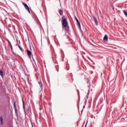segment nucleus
<instances>
[{
	"label": "nucleus",
	"instance_id": "obj_1",
	"mask_svg": "<svg viewBox=\"0 0 127 127\" xmlns=\"http://www.w3.org/2000/svg\"><path fill=\"white\" fill-rule=\"evenodd\" d=\"M63 25L64 27H66L67 26V20L65 18L62 17Z\"/></svg>",
	"mask_w": 127,
	"mask_h": 127
},
{
	"label": "nucleus",
	"instance_id": "obj_2",
	"mask_svg": "<svg viewBox=\"0 0 127 127\" xmlns=\"http://www.w3.org/2000/svg\"><path fill=\"white\" fill-rule=\"evenodd\" d=\"M23 5H24L25 9L28 11L29 13H30V10H29V7H28V5H27L26 3L24 2H22Z\"/></svg>",
	"mask_w": 127,
	"mask_h": 127
},
{
	"label": "nucleus",
	"instance_id": "obj_3",
	"mask_svg": "<svg viewBox=\"0 0 127 127\" xmlns=\"http://www.w3.org/2000/svg\"><path fill=\"white\" fill-rule=\"evenodd\" d=\"M27 54L28 56H29V58H31V56H32V53H31L30 52V51L27 50Z\"/></svg>",
	"mask_w": 127,
	"mask_h": 127
},
{
	"label": "nucleus",
	"instance_id": "obj_4",
	"mask_svg": "<svg viewBox=\"0 0 127 127\" xmlns=\"http://www.w3.org/2000/svg\"><path fill=\"white\" fill-rule=\"evenodd\" d=\"M93 18L94 19V21L95 24L96 25H98V19H97V18L96 17H95V16H93Z\"/></svg>",
	"mask_w": 127,
	"mask_h": 127
},
{
	"label": "nucleus",
	"instance_id": "obj_5",
	"mask_svg": "<svg viewBox=\"0 0 127 127\" xmlns=\"http://www.w3.org/2000/svg\"><path fill=\"white\" fill-rule=\"evenodd\" d=\"M103 40L104 41H108V35H105L103 38Z\"/></svg>",
	"mask_w": 127,
	"mask_h": 127
},
{
	"label": "nucleus",
	"instance_id": "obj_6",
	"mask_svg": "<svg viewBox=\"0 0 127 127\" xmlns=\"http://www.w3.org/2000/svg\"><path fill=\"white\" fill-rule=\"evenodd\" d=\"M77 22V25L78 26L79 28L81 29V24L80 23V21H78Z\"/></svg>",
	"mask_w": 127,
	"mask_h": 127
},
{
	"label": "nucleus",
	"instance_id": "obj_7",
	"mask_svg": "<svg viewBox=\"0 0 127 127\" xmlns=\"http://www.w3.org/2000/svg\"><path fill=\"white\" fill-rule=\"evenodd\" d=\"M0 76H1L2 78L3 77V72L1 69H0Z\"/></svg>",
	"mask_w": 127,
	"mask_h": 127
},
{
	"label": "nucleus",
	"instance_id": "obj_8",
	"mask_svg": "<svg viewBox=\"0 0 127 127\" xmlns=\"http://www.w3.org/2000/svg\"><path fill=\"white\" fill-rule=\"evenodd\" d=\"M38 84L40 85V87L41 88L42 90L43 89L42 87V82H41V80H40L39 81H38Z\"/></svg>",
	"mask_w": 127,
	"mask_h": 127
},
{
	"label": "nucleus",
	"instance_id": "obj_9",
	"mask_svg": "<svg viewBox=\"0 0 127 127\" xmlns=\"http://www.w3.org/2000/svg\"><path fill=\"white\" fill-rule=\"evenodd\" d=\"M0 121L1 122V126H2V125H3V119L2 118V117H0Z\"/></svg>",
	"mask_w": 127,
	"mask_h": 127
},
{
	"label": "nucleus",
	"instance_id": "obj_10",
	"mask_svg": "<svg viewBox=\"0 0 127 127\" xmlns=\"http://www.w3.org/2000/svg\"><path fill=\"white\" fill-rule=\"evenodd\" d=\"M59 12L60 15H63V10L60 9L59 10Z\"/></svg>",
	"mask_w": 127,
	"mask_h": 127
},
{
	"label": "nucleus",
	"instance_id": "obj_11",
	"mask_svg": "<svg viewBox=\"0 0 127 127\" xmlns=\"http://www.w3.org/2000/svg\"><path fill=\"white\" fill-rule=\"evenodd\" d=\"M65 28L66 32H69V26H66V27H65Z\"/></svg>",
	"mask_w": 127,
	"mask_h": 127
},
{
	"label": "nucleus",
	"instance_id": "obj_12",
	"mask_svg": "<svg viewBox=\"0 0 127 127\" xmlns=\"http://www.w3.org/2000/svg\"><path fill=\"white\" fill-rule=\"evenodd\" d=\"M8 43L10 46L11 51H12V45H11V43H10L9 41H8Z\"/></svg>",
	"mask_w": 127,
	"mask_h": 127
},
{
	"label": "nucleus",
	"instance_id": "obj_13",
	"mask_svg": "<svg viewBox=\"0 0 127 127\" xmlns=\"http://www.w3.org/2000/svg\"><path fill=\"white\" fill-rule=\"evenodd\" d=\"M14 110H15V113H16V107L15 106V102H14Z\"/></svg>",
	"mask_w": 127,
	"mask_h": 127
},
{
	"label": "nucleus",
	"instance_id": "obj_14",
	"mask_svg": "<svg viewBox=\"0 0 127 127\" xmlns=\"http://www.w3.org/2000/svg\"><path fill=\"white\" fill-rule=\"evenodd\" d=\"M123 12H124V14L126 15V16L127 17V11L126 10H124Z\"/></svg>",
	"mask_w": 127,
	"mask_h": 127
},
{
	"label": "nucleus",
	"instance_id": "obj_15",
	"mask_svg": "<svg viewBox=\"0 0 127 127\" xmlns=\"http://www.w3.org/2000/svg\"><path fill=\"white\" fill-rule=\"evenodd\" d=\"M18 48H19L20 50H21V51H23L22 50V49L21 48V47H20V46L19 45H18Z\"/></svg>",
	"mask_w": 127,
	"mask_h": 127
},
{
	"label": "nucleus",
	"instance_id": "obj_16",
	"mask_svg": "<svg viewBox=\"0 0 127 127\" xmlns=\"http://www.w3.org/2000/svg\"><path fill=\"white\" fill-rule=\"evenodd\" d=\"M75 16V19L76 22L79 21V20H78V18H77V17H76V16Z\"/></svg>",
	"mask_w": 127,
	"mask_h": 127
},
{
	"label": "nucleus",
	"instance_id": "obj_17",
	"mask_svg": "<svg viewBox=\"0 0 127 127\" xmlns=\"http://www.w3.org/2000/svg\"><path fill=\"white\" fill-rule=\"evenodd\" d=\"M22 103H23V109H25V108L24 107V101H23V100H22Z\"/></svg>",
	"mask_w": 127,
	"mask_h": 127
},
{
	"label": "nucleus",
	"instance_id": "obj_18",
	"mask_svg": "<svg viewBox=\"0 0 127 127\" xmlns=\"http://www.w3.org/2000/svg\"><path fill=\"white\" fill-rule=\"evenodd\" d=\"M87 125H88V120H87L86 125L84 127H87Z\"/></svg>",
	"mask_w": 127,
	"mask_h": 127
},
{
	"label": "nucleus",
	"instance_id": "obj_19",
	"mask_svg": "<svg viewBox=\"0 0 127 127\" xmlns=\"http://www.w3.org/2000/svg\"><path fill=\"white\" fill-rule=\"evenodd\" d=\"M84 103H85V105H86V104H87V100H85V101H84Z\"/></svg>",
	"mask_w": 127,
	"mask_h": 127
},
{
	"label": "nucleus",
	"instance_id": "obj_20",
	"mask_svg": "<svg viewBox=\"0 0 127 127\" xmlns=\"http://www.w3.org/2000/svg\"><path fill=\"white\" fill-rule=\"evenodd\" d=\"M86 105H84V106H83V109H85V106Z\"/></svg>",
	"mask_w": 127,
	"mask_h": 127
},
{
	"label": "nucleus",
	"instance_id": "obj_21",
	"mask_svg": "<svg viewBox=\"0 0 127 127\" xmlns=\"http://www.w3.org/2000/svg\"><path fill=\"white\" fill-rule=\"evenodd\" d=\"M81 113H83V109L81 110Z\"/></svg>",
	"mask_w": 127,
	"mask_h": 127
},
{
	"label": "nucleus",
	"instance_id": "obj_22",
	"mask_svg": "<svg viewBox=\"0 0 127 127\" xmlns=\"http://www.w3.org/2000/svg\"><path fill=\"white\" fill-rule=\"evenodd\" d=\"M32 58H33V56H32Z\"/></svg>",
	"mask_w": 127,
	"mask_h": 127
},
{
	"label": "nucleus",
	"instance_id": "obj_23",
	"mask_svg": "<svg viewBox=\"0 0 127 127\" xmlns=\"http://www.w3.org/2000/svg\"><path fill=\"white\" fill-rule=\"evenodd\" d=\"M88 95H89V92H88Z\"/></svg>",
	"mask_w": 127,
	"mask_h": 127
},
{
	"label": "nucleus",
	"instance_id": "obj_24",
	"mask_svg": "<svg viewBox=\"0 0 127 127\" xmlns=\"http://www.w3.org/2000/svg\"><path fill=\"white\" fill-rule=\"evenodd\" d=\"M87 98H88V96H87Z\"/></svg>",
	"mask_w": 127,
	"mask_h": 127
}]
</instances>
